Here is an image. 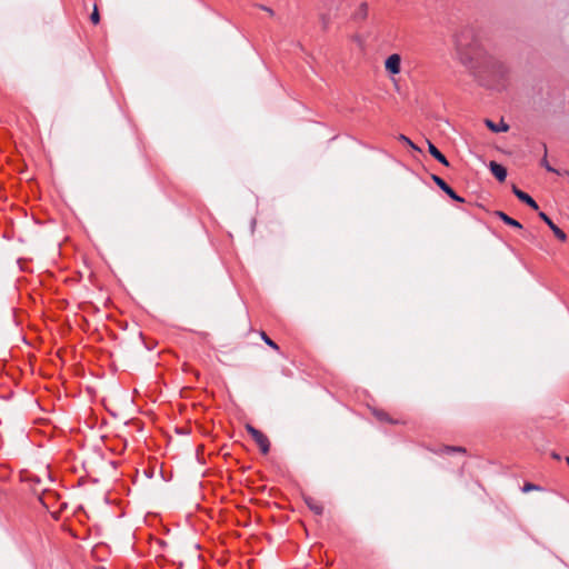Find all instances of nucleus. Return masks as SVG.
<instances>
[{
  "instance_id": "obj_1",
  "label": "nucleus",
  "mask_w": 569,
  "mask_h": 569,
  "mask_svg": "<svg viewBox=\"0 0 569 569\" xmlns=\"http://www.w3.org/2000/svg\"><path fill=\"white\" fill-rule=\"evenodd\" d=\"M456 53L460 62L467 68H473L475 61L481 54V46L470 29L461 31L455 38Z\"/></svg>"
},
{
  "instance_id": "obj_2",
  "label": "nucleus",
  "mask_w": 569,
  "mask_h": 569,
  "mask_svg": "<svg viewBox=\"0 0 569 569\" xmlns=\"http://www.w3.org/2000/svg\"><path fill=\"white\" fill-rule=\"evenodd\" d=\"M247 431L251 435L256 443L259 446L261 452L267 455L270 449V442L266 435H263L260 430L256 429L251 425L246 426Z\"/></svg>"
},
{
  "instance_id": "obj_3",
  "label": "nucleus",
  "mask_w": 569,
  "mask_h": 569,
  "mask_svg": "<svg viewBox=\"0 0 569 569\" xmlns=\"http://www.w3.org/2000/svg\"><path fill=\"white\" fill-rule=\"evenodd\" d=\"M431 179L433 182L445 192L447 193L452 200L458 202H465V199L459 197L455 190L440 177L432 174Z\"/></svg>"
},
{
  "instance_id": "obj_4",
  "label": "nucleus",
  "mask_w": 569,
  "mask_h": 569,
  "mask_svg": "<svg viewBox=\"0 0 569 569\" xmlns=\"http://www.w3.org/2000/svg\"><path fill=\"white\" fill-rule=\"evenodd\" d=\"M401 66V57L397 53H393L387 58L385 61V68L388 72L392 74H398L400 72Z\"/></svg>"
},
{
  "instance_id": "obj_5",
  "label": "nucleus",
  "mask_w": 569,
  "mask_h": 569,
  "mask_svg": "<svg viewBox=\"0 0 569 569\" xmlns=\"http://www.w3.org/2000/svg\"><path fill=\"white\" fill-rule=\"evenodd\" d=\"M539 217L540 219H542L547 224L548 227L552 230L553 234L560 240V241H566L567 239V236L566 233L560 229L558 228L553 222L552 220L545 213V212H539Z\"/></svg>"
},
{
  "instance_id": "obj_6",
  "label": "nucleus",
  "mask_w": 569,
  "mask_h": 569,
  "mask_svg": "<svg viewBox=\"0 0 569 569\" xmlns=\"http://www.w3.org/2000/svg\"><path fill=\"white\" fill-rule=\"evenodd\" d=\"M512 192L520 201L527 203L532 209L538 210L539 207L537 202L528 193L518 189L516 186L512 187Z\"/></svg>"
},
{
  "instance_id": "obj_7",
  "label": "nucleus",
  "mask_w": 569,
  "mask_h": 569,
  "mask_svg": "<svg viewBox=\"0 0 569 569\" xmlns=\"http://www.w3.org/2000/svg\"><path fill=\"white\" fill-rule=\"evenodd\" d=\"M489 169L491 173L500 181L503 182L507 178V170L503 166L497 163L496 161H491L489 163Z\"/></svg>"
},
{
  "instance_id": "obj_8",
  "label": "nucleus",
  "mask_w": 569,
  "mask_h": 569,
  "mask_svg": "<svg viewBox=\"0 0 569 569\" xmlns=\"http://www.w3.org/2000/svg\"><path fill=\"white\" fill-rule=\"evenodd\" d=\"M303 500L311 511L319 516L322 515L323 506L321 505V502L309 496H305Z\"/></svg>"
},
{
  "instance_id": "obj_9",
  "label": "nucleus",
  "mask_w": 569,
  "mask_h": 569,
  "mask_svg": "<svg viewBox=\"0 0 569 569\" xmlns=\"http://www.w3.org/2000/svg\"><path fill=\"white\" fill-rule=\"evenodd\" d=\"M427 143H428V151L429 153L435 158L437 159L440 163H442L443 166H449V162L447 160V158L436 148V146L433 143H431L429 140H427Z\"/></svg>"
},
{
  "instance_id": "obj_10",
  "label": "nucleus",
  "mask_w": 569,
  "mask_h": 569,
  "mask_svg": "<svg viewBox=\"0 0 569 569\" xmlns=\"http://www.w3.org/2000/svg\"><path fill=\"white\" fill-rule=\"evenodd\" d=\"M495 214L499 217L506 224L517 229H522V224L519 221L509 217L503 211H496Z\"/></svg>"
},
{
  "instance_id": "obj_11",
  "label": "nucleus",
  "mask_w": 569,
  "mask_h": 569,
  "mask_svg": "<svg viewBox=\"0 0 569 569\" xmlns=\"http://www.w3.org/2000/svg\"><path fill=\"white\" fill-rule=\"evenodd\" d=\"M368 17V4L361 2L353 13L355 20H365Z\"/></svg>"
},
{
  "instance_id": "obj_12",
  "label": "nucleus",
  "mask_w": 569,
  "mask_h": 569,
  "mask_svg": "<svg viewBox=\"0 0 569 569\" xmlns=\"http://www.w3.org/2000/svg\"><path fill=\"white\" fill-rule=\"evenodd\" d=\"M486 124L493 132H506L509 130V126L507 123H505L503 121H501V123L498 126L495 122H492L491 120H486Z\"/></svg>"
},
{
  "instance_id": "obj_13",
  "label": "nucleus",
  "mask_w": 569,
  "mask_h": 569,
  "mask_svg": "<svg viewBox=\"0 0 569 569\" xmlns=\"http://www.w3.org/2000/svg\"><path fill=\"white\" fill-rule=\"evenodd\" d=\"M543 149H545V157H543V158H542V160H541V166H542V167H545L549 172H556V173H558V171H557L555 168H552V167L548 163V161H547V147H546V144H543Z\"/></svg>"
},
{
  "instance_id": "obj_14",
  "label": "nucleus",
  "mask_w": 569,
  "mask_h": 569,
  "mask_svg": "<svg viewBox=\"0 0 569 569\" xmlns=\"http://www.w3.org/2000/svg\"><path fill=\"white\" fill-rule=\"evenodd\" d=\"M260 336H261L262 340H263L268 346H270V347H271V348H273L274 350H278V349H279L278 345H277L276 342H273V341H272V340H271V339L266 335V332H264V331H261V332H260Z\"/></svg>"
},
{
  "instance_id": "obj_15",
  "label": "nucleus",
  "mask_w": 569,
  "mask_h": 569,
  "mask_svg": "<svg viewBox=\"0 0 569 569\" xmlns=\"http://www.w3.org/2000/svg\"><path fill=\"white\" fill-rule=\"evenodd\" d=\"M399 140L403 141L405 143H407L409 147H411L412 149L417 150V151H421L420 148H418L408 137L403 136V134H400L399 136Z\"/></svg>"
},
{
  "instance_id": "obj_16",
  "label": "nucleus",
  "mask_w": 569,
  "mask_h": 569,
  "mask_svg": "<svg viewBox=\"0 0 569 569\" xmlns=\"http://www.w3.org/2000/svg\"><path fill=\"white\" fill-rule=\"evenodd\" d=\"M90 20L93 24H98L100 21V14H99L97 6H94V8H93V11L90 16Z\"/></svg>"
},
{
  "instance_id": "obj_17",
  "label": "nucleus",
  "mask_w": 569,
  "mask_h": 569,
  "mask_svg": "<svg viewBox=\"0 0 569 569\" xmlns=\"http://www.w3.org/2000/svg\"><path fill=\"white\" fill-rule=\"evenodd\" d=\"M532 490H540V487L535 485V483L528 482L522 488L523 492H529V491H532Z\"/></svg>"
},
{
  "instance_id": "obj_18",
  "label": "nucleus",
  "mask_w": 569,
  "mask_h": 569,
  "mask_svg": "<svg viewBox=\"0 0 569 569\" xmlns=\"http://www.w3.org/2000/svg\"><path fill=\"white\" fill-rule=\"evenodd\" d=\"M443 451L447 453H451V452H465L466 450L462 447H445Z\"/></svg>"
},
{
  "instance_id": "obj_19",
  "label": "nucleus",
  "mask_w": 569,
  "mask_h": 569,
  "mask_svg": "<svg viewBox=\"0 0 569 569\" xmlns=\"http://www.w3.org/2000/svg\"><path fill=\"white\" fill-rule=\"evenodd\" d=\"M376 416L381 421H391L386 412L378 411L376 412Z\"/></svg>"
},
{
  "instance_id": "obj_20",
  "label": "nucleus",
  "mask_w": 569,
  "mask_h": 569,
  "mask_svg": "<svg viewBox=\"0 0 569 569\" xmlns=\"http://www.w3.org/2000/svg\"><path fill=\"white\" fill-rule=\"evenodd\" d=\"M258 8H260L263 11H266V13L270 14L271 17L274 16V11L271 8H269V7H266L263 4H259Z\"/></svg>"
},
{
  "instance_id": "obj_21",
  "label": "nucleus",
  "mask_w": 569,
  "mask_h": 569,
  "mask_svg": "<svg viewBox=\"0 0 569 569\" xmlns=\"http://www.w3.org/2000/svg\"><path fill=\"white\" fill-rule=\"evenodd\" d=\"M551 457L553 459H556V460H560L561 459V457L557 452H555V451L551 452Z\"/></svg>"
},
{
  "instance_id": "obj_22",
  "label": "nucleus",
  "mask_w": 569,
  "mask_h": 569,
  "mask_svg": "<svg viewBox=\"0 0 569 569\" xmlns=\"http://www.w3.org/2000/svg\"><path fill=\"white\" fill-rule=\"evenodd\" d=\"M566 462H567V463H568V466H569V457H566Z\"/></svg>"
}]
</instances>
